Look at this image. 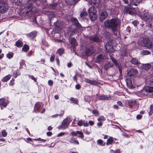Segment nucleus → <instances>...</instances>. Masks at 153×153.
I'll list each match as a JSON object with an SVG mask.
<instances>
[{
    "label": "nucleus",
    "mask_w": 153,
    "mask_h": 153,
    "mask_svg": "<svg viewBox=\"0 0 153 153\" xmlns=\"http://www.w3.org/2000/svg\"><path fill=\"white\" fill-rule=\"evenodd\" d=\"M105 27L112 31L118 30L120 27V24L119 19L117 18H113L108 20L104 22Z\"/></svg>",
    "instance_id": "1"
},
{
    "label": "nucleus",
    "mask_w": 153,
    "mask_h": 153,
    "mask_svg": "<svg viewBox=\"0 0 153 153\" xmlns=\"http://www.w3.org/2000/svg\"><path fill=\"white\" fill-rule=\"evenodd\" d=\"M138 15L143 20L147 22V23H149L153 21V15L146 12V10L140 12Z\"/></svg>",
    "instance_id": "2"
},
{
    "label": "nucleus",
    "mask_w": 153,
    "mask_h": 153,
    "mask_svg": "<svg viewBox=\"0 0 153 153\" xmlns=\"http://www.w3.org/2000/svg\"><path fill=\"white\" fill-rule=\"evenodd\" d=\"M153 92V87L147 86L139 91L136 92V95L139 97H144L148 95V93Z\"/></svg>",
    "instance_id": "3"
},
{
    "label": "nucleus",
    "mask_w": 153,
    "mask_h": 153,
    "mask_svg": "<svg viewBox=\"0 0 153 153\" xmlns=\"http://www.w3.org/2000/svg\"><path fill=\"white\" fill-rule=\"evenodd\" d=\"M25 1L26 3L25 5H22L24 7L25 12L26 14L29 13V12L33 13V11H32V10L34 7L33 6V1L31 0H26Z\"/></svg>",
    "instance_id": "4"
},
{
    "label": "nucleus",
    "mask_w": 153,
    "mask_h": 153,
    "mask_svg": "<svg viewBox=\"0 0 153 153\" xmlns=\"http://www.w3.org/2000/svg\"><path fill=\"white\" fill-rule=\"evenodd\" d=\"M89 16V18L92 21H94L97 18L96 14L97 10L95 7L92 6L88 10Z\"/></svg>",
    "instance_id": "5"
},
{
    "label": "nucleus",
    "mask_w": 153,
    "mask_h": 153,
    "mask_svg": "<svg viewBox=\"0 0 153 153\" xmlns=\"http://www.w3.org/2000/svg\"><path fill=\"white\" fill-rule=\"evenodd\" d=\"M9 8L8 4L4 1H0V13L6 12Z\"/></svg>",
    "instance_id": "6"
},
{
    "label": "nucleus",
    "mask_w": 153,
    "mask_h": 153,
    "mask_svg": "<svg viewBox=\"0 0 153 153\" xmlns=\"http://www.w3.org/2000/svg\"><path fill=\"white\" fill-rule=\"evenodd\" d=\"M10 103L8 98H2L0 99V106L2 110L3 108H6Z\"/></svg>",
    "instance_id": "7"
},
{
    "label": "nucleus",
    "mask_w": 153,
    "mask_h": 153,
    "mask_svg": "<svg viewBox=\"0 0 153 153\" xmlns=\"http://www.w3.org/2000/svg\"><path fill=\"white\" fill-rule=\"evenodd\" d=\"M89 39L92 42L99 43L102 41V39L97 35L90 36Z\"/></svg>",
    "instance_id": "8"
},
{
    "label": "nucleus",
    "mask_w": 153,
    "mask_h": 153,
    "mask_svg": "<svg viewBox=\"0 0 153 153\" xmlns=\"http://www.w3.org/2000/svg\"><path fill=\"white\" fill-rule=\"evenodd\" d=\"M143 43L144 47L148 48H151L153 46V44L151 40L148 38H146L143 41Z\"/></svg>",
    "instance_id": "9"
},
{
    "label": "nucleus",
    "mask_w": 153,
    "mask_h": 153,
    "mask_svg": "<svg viewBox=\"0 0 153 153\" xmlns=\"http://www.w3.org/2000/svg\"><path fill=\"white\" fill-rule=\"evenodd\" d=\"M71 19L73 25L75 26L77 29H79L82 27L81 25L76 18L71 17Z\"/></svg>",
    "instance_id": "10"
},
{
    "label": "nucleus",
    "mask_w": 153,
    "mask_h": 153,
    "mask_svg": "<svg viewBox=\"0 0 153 153\" xmlns=\"http://www.w3.org/2000/svg\"><path fill=\"white\" fill-rule=\"evenodd\" d=\"M70 119H71L70 117L67 116L66 118L63 120L62 124L63 126L64 129L68 127L71 121Z\"/></svg>",
    "instance_id": "11"
},
{
    "label": "nucleus",
    "mask_w": 153,
    "mask_h": 153,
    "mask_svg": "<svg viewBox=\"0 0 153 153\" xmlns=\"http://www.w3.org/2000/svg\"><path fill=\"white\" fill-rule=\"evenodd\" d=\"M37 34V32L36 30H34L27 34L26 35L28 39L30 40H33L36 37Z\"/></svg>",
    "instance_id": "12"
},
{
    "label": "nucleus",
    "mask_w": 153,
    "mask_h": 153,
    "mask_svg": "<svg viewBox=\"0 0 153 153\" xmlns=\"http://www.w3.org/2000/svg\"><path fill=\"white\" fill-rule=\"evenodd\" d=\"M138 73V71L136 69L131 68L127 72V76H133Z\"/></svg>",
    "instance_id": "13"
},
{
    "label": "nucleus",
    "mask_w": 153,
    "mask_h": 153,
    "mask_svg": "<svg viewBox=\"0 0 153 153\" xmlns=\"http://www.w3.org/2000/svg\"><path fill=\"white\" fill-rule=\"evenodd\" d=\"M108 14L105 10L102 11L100 14V19L102 22L107 17Z\"/></svg>",
    "instance_id": "14"
},
{
    "label": "nucleus",
    "mask_w": 153,
    "mask_h": 153,
    "mask_svg": "<svg viewBox=\"0 0 153 153\" xmlns=\"http://www.w3.org/2000/svg\"><path fill=\"white\" fill-rule=\"evenodd\" d=\"M111 99V97L110 95H105L103 94L99 96L98 99L100 100H109Z\"/></svg>",
    "instance_id": "15"
},
{
    "label": "nucleus",
    "mask_w": 153,
    "mask_h": 153,
    "mask_svg": "<svg viewBox=\"0 0 153 153\" xmlns=\"http://www.w3.org/2000/svg\"><path fill=\"white\" fill-rule=\"evenodd\" d=\"M110 44L109 43H107L105 46V48L109 53H111L114 51L113 45H108Z\"/></svg>",
    "instance_id": "16"
},
{
    "label": "nucleus",
    "mask_w": 153,
    "mask_h": 153,
    "mask_svg": "<svg viewBox=\"0 0 153 153\" xmlns=\"http://www.w3.org/2000/svg\"><path fill=\"white\" fill-rule=\"evenodd\" d=\"M135 10L134 9L130 7L126 8L124 10V12L126 13L132 15L134 14Z\"/></svg>",
    "instance_id": "17"
},
{
    "label": "nucleus",
    "mask_w": 153,
    "mask_h": 153,
    "mask_svg": "<svg viewBox=\"0 0 153 153\" xmlns=\"http://www.w3.org/2000/svg\"><path fill=\"white\" fill-rule=\"evenodd\" d=\"M26 0H13L14 3L18 6H22L24 5L25 3Z\"/></svg>",
    "instance_id": "18"
},
{
    "label": "nucleus",
    "mask_w": 153,
    "mask_h": 153,
    "mask_svg": "<svg viewBox=\"0 0 153 153\" xmlns=\"http://www.w3.org/2000/svg\"><path fill=\"white\" fill-rule=\"evenodd\" d=\"M88 17V13L86 11L82 12L80 14V20H84L87 19Z\"/></svg>",
    "instance_id": "19"
},
{
    "label": "nucleus",
    "mask_w": 153,
    "mask_h": 153,
    "mask_svg": "<svg viewBox=\"0 0 153 153\" xmlns=\"http://www.w3.org/2000/svg\"><path fill=\"white\" fill-rule=\"evenodd\" d=\"M40 104V103L39 102L36 103L34 106V109L33 112L37 113L40 111V109L41 107Z\"/></svg>",
    "instance_id": "20"
},
{
    "label": "nucleus",
    "mask_w": 153,
    "mask_h": 153,
    "mask_svg": "<svg viewBox=\"0 0 153 153\" xmlns=\"http://www.w3.org/2000/svg\"><path fill=\"white\" fill-rule=\"evenodd\" d=\"M143 68L146 70H149L152 66H153V63L143 64L142 65Z\"/></svg>",
    "instance_id": "21"
},
{
    "label": "nucleus",
    "mask_w": 153,
    "mask_h": 153,
    "mask_svg": "<svg viewBox=\"0 0 153 153\" xmlns=\"http://www.w3.org/2000/svg\"><path fill=\"white\" fill-rule=\"evenodd\" d=\"M89 3L91 5H94L95 7H97L99 6L100 2V0H90Z\"/></svg>",
    "instance_id": "22"
},
{
    "label": "nucleus",
    "mask_w": 153,
    "mask_h": 153,
    "mask_svg": "<svg viewBox=\"0 0 153 153\" xmlns=\"http://www.w3.org/2000/svg\"><path fill=\"white\" fill-rule=\"evenodd\" d=\"M130 62L131 64L135 65H137L140 64L138 59L136 58H132Z\"/></svg>",
    "instance_id": "23"
},
{
    "label": "nucleus",
    "mask_w": 153,
    "mask_h": 153,
    "mask_svg": "<svg viewBox=\"0 0 153 153\" xmlns=\"http://www.w3.org/2000/svg\"><path fill=\"white\" fill-rule=\"evenodd\" d=\"M85 82L90 84L91 85H97L98 83L96 81L94 80H91L87 78H85Z\"/></svg>",
    "instance_id": "24"
},
{
    "label": "nucleus",
    "mask_w": 153,
    "mask_h": 153,
    "mask_svg": "<svg viewBox=\"0 0 153 153\" xmlns=\"http://www.w3.org/2000/svg\"><path fill=\"white\" fill-rule=\"evenodd\" d=\"M104 57L103 55L101 54H99L97 56L96 60V62L100 63L104 59Z\"/></svg>",
    "instance_id": "25"
},
{
    "label": "nucleus",
    "mask_w": 153,
    "mask_h": 153,
    "mask_svg": "<svg viewBox=\"0 0 153 153\" xmlns=\"http://www.w3.org/2000/svg\"><path fill=\"white\" fill-rule=\"evenodd\" d=\"M70 42L71 43V46L72 47H76L77 45L76 40L74 38H72L70 40Z\"/></svg>",
    "instance_id": "26"
},
{
    "label": "nucleus",
    "mask_w": 153,
    "mask_h": 153,
    "mask_svg": "<svg viewBox=\"0 0 153 153\" xmlns=\"http://www.w3.org/2000/svg\"><path fill=\"white\" fill-rule=\"evenodd\" d=\"M69 142L71 144L75 145H79V143L76 138L72 137L69 141Z\"/></svg>",
    "instance_id": "27"
},
{
    "label": "nucleus",
    "mask_w": 153,
    "mask_h": 153,
    "mask_svg": "<svg viewBox=\"0 0 153 153\" xmlns=\"http://www.w3.org/2000/svg\"><path fill=\"white\" fill-rule=\"evenodd\" d=\"M113 66V64L110 62H108L105 63L104 65V68L105 70H107L108 68L111 67Z\"/></svg>",
    "instance_id": "28"
},
{
    "label": "nucleus",
    "mask_w": 153,
    "mask_h": 153,
    "mask_svg": "<svg viewBox=\"0 0 153 153\" xmlns=\"http://www.w3.org/2000/svg\"><path fill=\"white\" fill-rule=\"evenodd\" d=\"M11 77V75L10 74H9L3 77L1 81L3 82H7L9 80Z\"/></svg>",
    "instance_id": "29"
},
{
    "label": "nucleus",
    "mask_w": 153,
    "mask_h": 153,
    "mask_svg": "<svg viewBox=\"0 0 153 153\" xmlns=\"http://www.w3.org/2000/svg\"><path fill=\"white\" fill-rule=\"evenodd\" d=\"M85 53L86 56H89L92 54V52L91 50L88 48H86L85 51Z\"/></svg>",
    "instance_id": "30"
},
{
    "label": "nucleus",
    "mask_w": 153,
    "mask_h": 153,
    "mask_svg": "<svg viewBox=\"0 0 153 153\" xmlns=\"http://www.w3.org/2000/svg\"><path fill=\"white\" fill-rule=\"evenodd\" d=\"M49 18L51 20V19L54 17L56 16L55 13L53 11H49L48 12V14Z\"/></svg>",
    "instance_id": "31"
},
{
    "label": "nucleus",
    "mask_w": 153,
    "mask_h": 153,
    "mask_svg": "<svg viewBox=\"0 0 153 153\" xmlns=\"http://www.w3.org/2000/svg\"><path fill=\"white\" fill-rule=\"evenodd\" d=\"M129 105L131 107L135 106L136 105V100H130L128 101Z\"/></svg>",
    "instance_id": "32"
},
{
    "label": "nucleus",
    "mask_w": 153,
    "mask_h": 153,
    "mask_svg": "<svg viewBox=\"0 0 153 153\" xmlns=\"http://www.w3.org/2000/svg\"><path fill=\"white\" fill-rule=\"evenodd\" d=\"M114 141L113 137H110L107 140V142L106 143V145L108 146L109 145H112Z\"/></svg>",
    "instance_id": "33"
},
{
    "label": "nucleus",
    "mask_w": 153,
    "mask_h": 153,
    "mask_svg": "<svg viewBox=\"0 0 153 153\" xmlns=\"http://www.w3.org/2000/svg\"><path fill=\"white\" fill-rule=\"evenodd\" d=\"M126 84L128 87L130 88H134V86L132 83L131 80H129L126 81Z\"/></svg>",
    "instance_id": "34"
},
{
    "label": "nucleus",
    "mask_w": 153,
    "mask_h": 153,
    "mask_svg": "<svg viewBox=\"0 0 153 153\" xmlns=\"http://www.w3.org/2000/svg\"><path fill=\"white\" fill-rule=\"evenodd\" d=\"M23 43L22 41L20 40H18L17 41L15 44V46H17L18 47H21L22 46Z\"/></svg>",
    "instance_id": "35"
},
{
    "label": "nucleus",
    "mask_w": 153,
    "mask_h": 153,
    "mask_svg": "<svg viewBox=\"0 0 153 153\" xmlns=\"http://www.w3.org/2000/svg\"><path fill=\"white\" fill-rule=\"evenodd\" d=\"M146 26L149 27V29H150V30H153V21L149 23H146Z\"/></svg>",
    "instance_id": "36"
},
{
    "label": "nucleus",
    "mask_w": 153,
    "mask_h": 153,
    "mask_svg": "<svg viewBox=\"0 0 153 153\" xmlns=\"http://www.w3.org/2000/svg\"><path fill=\"white\" fill-rule=\"evenodd\" d=\"M58 3H57L50 4H49V7L52 9H54L57 6Z\"/></svg>",
    "instance_id": "37"
},
{
    "label": "nucleus",
    "mask_w": 153,
    "mask_h": 153,
    "mask_svg": "<svg viewBox=\"0 0 153 153\" xmlns=\"http://www.w3.org/2000/svg\"><path fill=\"white\" fill-rule=\"evenodd\" d=\"M82 134V131H72L71 132L72 136H76L78 134Z\"/></svg>",
    "instance_id": "38"
},
{
    "label": "nucleus",
    "mask_w": 153,
    "mask_h": 153,
    "mask_svg": "<svg viewBox=\"0 0 153 153\" xmlns=\"http://www.w3.org/2000/svg\"><path fill=\"white\" fill-rule=\"evenodd\" d=\"M64 52V49L63 48H60L57 51L56 53L59 55L61 56Z\"/></svg>",
    "instance_id": "39"
},
{
    "label": "nucleus",
    "mask_w": 153,
    "mask_h": 153,
    "mask_svg": "<svg viewBox=\"0 0 153 153\" xmlns=\"http://www.w3.org/2000/svg\"><path fill=\"white\" fill-rule=\"evenodd\" d=\"M151 53L150 52L146 50H143L141 51L140 53L143 55L149 54Z\"/></svg>",
    "instance_id": "40"
},
{
    "label": "nucleus",
    "mask_w": 153,
    "mask_h": 153,
    "mask_svg": "<svg viewBox=\"0 0 153 153\" xmlns=\"http://www.w3.org/2000/svg\"><path fill=\"white\" fill-rule=\"evenodd\" d=\"M64 114V111H61L60 114H56L54 115H53L52 116V117H57L59 116H60V117H62L63 116V114Z\"/></svg>",
    "instance_id": "41"
},
{
    "label": "nucleus",
    "mask_w": 153,
    "mask_h": 153,
    "mask_svg": "<svg viewBox=\"0 0 153 153\" xmlns=\"http://www.w3.org/2000/svg\"><path fill=\"white\" fill-rule=\"evenodd\" d=\"M14 53L12 52H9L7 54V57L9 59L12 58L13 56Z\"/></svg>",
    "instance_id": "42"
},
{
    "label": "nucleus",
    "mask_w": 153,
    "mask_h": 153,
    "mask_svg": "<svg viewBox=\"0 0 153 153\" xmlns=\"http://www.w3.org/2000/svg\"><path fill=\"white\" fill-rule=\"evenodd\" d=\"M29 49V46L27 45H24L22 49V51L25 52H27Z\"/></svg>",
    "instance_id": "43"
},
{
    "label": "nucleus",
    "mask_w": 153,
    "mask_h": 153,
    "mask_svg": "<svg viewBox=\"0 0 153 153\" xmlns=\"http://www.w3.org/2000/svg\"><path fill=\"white\" fill-rule=\"evenodd\" d=\"M20 74V73L18 70L16 71H14L13 72V76L15 78H16L17 76H19Z\"/></svg>",
    "instance_id": "44"
},
{
    "label": "nucleus",
    "mask_w": 153,
    "mask_h": 153,
    "mask_svg": "<svg viewBox=\"0 0 153 153\" xmlns=\"http://www.w3.org/2000/svg\"><path fill=\"white\" fill-rule=\"evenodd\" d=\"M70 100L74 104H78V100L76 98H74L73 97H71Z\"/></svg>",
    "instance_id": "45"
},
{
    "label": "nucleus",
    "mask_w": 153,
    "mask_h": 153,
    "mask_svg": "<svg viewBox=\"0 0 153 153\" xmlns=\"http://www.w3.org/2000/svg\"><path fill=\"white\" fill-rule=\"evenodd\" d=\"M148 113L149 115L150 116L153 114V105H151L150 106V111Z\"/></svg>",
    "instance_id": "46"
},
{
    "label": "nucleus",
    "mask_w": 153,
    "mask_h": 153,
    "mask_svg": "<svg viewBox=\"0 0 153 153\" xmlns=\"http://www.w3.org/2000/svg\"><path fill=\"white\" fill-rule=\"evenodd\" d=\"M84 133L87 135L89 134L91 132V128H90V130L88 131L87 129H84L83 130Z\"/></svg>",
    "instance_id": "47"
},
{
    "label": "nucleus",
    "mask_w": 153,
    "mask_h": 153,
    "mask_svg": "<svg viewBox=\"0 0 153 153\" xmlns=\"http://www.w3.org/2000/svg\"><path fill=\"white\" fill-rule=\"evenodd\" d=\"M105 120V119L104 117L102 115L100 116L97 118V120L98 121H104Z\"/></svg>",
    "instance_id": "48"
},
{
    "label": "nucleus",
    "mask_w": 153,
    "mask_h": 153,
    "mask_svg": "<svg viewBox=\"0 0 153 153\" xmlns=\"http://www.w3.org/2000/svg\"><path fill=\"white\" fill-rule=\"evenodd\" d=\"M97 144L104 146V145L103 144V141L101 139H99L97 141Z\"/></svg>",
    "instance_id": "49"
},
{
    "label": "nucleus",
    "mask_w": 153,
    "mask_h": 153,
    "mask_svg": "<svg viewBox=\"0 0 153 153\" xmlns=\"http://www.w3.org/2000/svg\"><path fill=\"white\" fill-rule=\"evenodd\" d=\"M92 113L96 116H98L99 114V112L96 110H93L92 111Z\"/></svg>",
    "instance_id": "50"
},
{
    "label": "nucleus",
    "mask_w": 153,
    "mask_h": 153,
    "mask_svg": "<svg viewBox=\"0 0 153 153\" xmlns=\"http://www.w3.org/2000/svg\"><path fill=\"white\" fill-rule=\"evenodd\" d=\"M146 82L150 85H153V79H151L149 81H147Z\"/></svg>",
    "instance_id": "51"
},
{
    "label": "nucleus",
    "mask_w": 153,
    "mask_h": 153,
    "mask_svg": "<svg viewBox=\"0 0 153 153\" xmlns=\"http://www.w3.org/2000/svg\"><path fill=\"white\" fill-rule=\"evenodd\" d=\"M139 22L137 20L133 21L132 22V24L135 26H137L139 24Z\"/></svg>",
    "instance_id": "52"
},
{
    "label": "nucleus",
    "mask_w": 153,
    "mask_h": 153,
    "mask_svg": "<svg viewBox=\"0 0 153 153\" xmlns=\"http://www.w3.org/2000/svg\"><path fill=\"white\" fill-rule=\"evenodd\" d=\"M110 59L111 60L113 63H114V64H117V60L115 59L114 58V57L110 56Z\"/></svg>",
    "instance_id": "53"
},
{
    "label": "nucleus",
    "mask_w": 153,
    "mask_h": 153,
    "mask_svg": "<svg viewBox=\"0 0 153 153\" xmlns=\"http://www.w3.org/2000/svg\"><path fill=\"white\" fill-rule=\"evenodd\" d=\"M2 135L4 137H5L7 136V133L6 132L5 130H3L2 131Z\"/></svg>",
    "instance_id": "54"
},
{
    "label": "nucleus",
    "mask_w": 153,
    "mask_h": 153,
    "mask_svg": "<svg viewBox=\"0 0 153 153\" xmlns=\"http://www.w3.org/2000/svg\"><path fill=\"white\" fill-rule=\"evenodd\" d=\"M126 30L127 34H129L131 31L130 27L129 26L126 29Z\"/></svg>",
    "instance_id": "55"
},
{
    "label": "nucleus",
    "mask_w": 153,
    "mask_h": 153,
    "mask_svg": "<svg viewBox=\"0 0 153 153\" xmlns=\"http://www.w3.org/2000/svg\"><path fill=\"white\" fill-rule=\"evenodd\" d=\"M77 124L78 126H81L83 125V122L82 120H80L78 122Z\"/></svg>",
    "instance_id": "56"
},
{
    "label": "nucleus",
    "mask_w": 153,
    "mask_h": 153,
    "mask_svg": "<svg viewBox=\"0 0 153 153\" xmlns=\"http://www.w3.org/2000/svg\"><path fill=\"white\" fill-rule=\"evenodd\" d=\"M54 59L55 55H53L50 57V61L51 62H53L54 61Z\"/></svg>",
    "instance_id": "57"
},
{
    "label": "nucleus",
    "mask_w": 153,
    "mask_h": 153,
    "mask_svg": "<svg viewBox=\"0 0 153 153\" xmlns=\"http://www.w3.org/2000/svg\"><path fill=\"white\" fill-rule=\"evenodd\" d=\"M118 68L120 74H121L122 73V67L121 65H120L118 66Z\"/></svg>",
    "instance_id": "58"
},
{
    "label": "nucleus",
    "mask_w": 153,
    "mask_h": 153,
    "mask_svg": "<svg viewBox=\"0 0 153 153\" xmlns=\"http://www.w3.org/2000/svg\"><path fill=\"white\" fill-rule=\"evenodd\" d=\"M15 79L13 78H12V80L10 81V82L9 83V85H13L14 84V81Z\"/></svg>",
    "instance_id": "59"
},
{
    "label": "nucleus",
    "mask_w": 153,
    "mask_h": 153,
    "mask_svg": "<svg viewBox=\"0 0 153 153\" xmlns=\"http://www.w3.org/2000/svg\"><path fill=\"white\" fill-rule=\"evenodd\" d=\"M114 33V36L118 37V36L119 35L120 33L117 31H113Z\"/></svg>",
    "instance_id": "60"
},
{
    "label": "nucleus",
    "mask_w": 153,
    "mask_h": 153,
    "mask_svg": "<svg viewBox=\"0 0 153 153\" xmlns=\"http://www.w3.org/2000/svg\"><path fill=\"white\" fill-rule=\"evenodd\" d=\"M85 120H84L83 122V125L84 127H87L88 126V123L87 121H86V122H85Z\"/></svg>",
    "instance_id": "61"
},
{
    "label": "nucleus",
    "mask_w": 153,
    "mask_h": 153,
    "mask_svg": "<svg viewBox=\"0 0 153 153\" xmlns=\"http://www.w3.org/2000/svg\"><path fill=\"white\" fill-rule=\"evenodd\" d=\"M53 82L51 80H49L48 82V85L50 86H52L53 85Z\"/></svg>",
    "instance_id": "62"
},
{
    "label": "nucleus",
    "mask_w": 153,
    "mask_h": 153,
    "mask_svg": "<svg viewBox=\"0 0 153 153\" xmlns=\"http://www.w3.org/2000/svg\"><path fill=\"white\" fill-rule=\"evenodd\" d=\"M42 43L45 46H48V44L47 42L46 41H45V40H43L42 41Z\"/></svg>",
    "instance_id": "63"
},
{
    "label": "nucleus",
    "mask_w": 153,
    "mask_h": 153,
    "mask_svg": "<svg viewBox=\"0 0 153 153\" xmlns=\"http://www.w3.org/2000/svg\"><path fill=\"white\" fill-rule=\"evenodd\" d=\"M30 77L33 80H34V82H36L37 81V79H36L33 76L31 75L30 76Z\"/></svg>",
    "instance_id": "64"
}]
</instances>
